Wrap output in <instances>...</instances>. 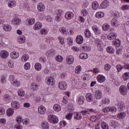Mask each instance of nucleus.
Listing matches in <instances>:
<instances>
[{
	"instance_id": "58",
	"label": "nucleus",
	"mask_w": 129,
	"mask_h": 129,
	"mask_svg": "<svg viewBox=\"0 0 129 129\" xmlns=\"http://www.w3.org/2000/svg\"><path fill=\"white\" fill-rule=\"evenodd\" d=\"M81 15L82 16H83V17H86L87 15H88V12H87V10L85 9H83L81 11Z\"/></svg>"
},
{
	"instance_id": "17",
	"label": "nucleus",
	"mask_w": 129,
	"mask_h": 129,
	"mask_svg": "<svg viewBox=\"0 0 129 129\" xmlns=\"http://www.w3.org/2000/svg\"><path fill=\"white\" fill-rule=\"evenodd\" d=\"M77 103L80 105H81L84 103V101H85V98H84V96H81L78 97L77 100Z\"/></svg>"
},
{
	"instance_id": "35",
	"label": "nucleus",
	"mask_w": 129,
	"mask_h": 129,
	"mask_svg": "<svg viewBox=\"0 0 129 129\" xmlns=\"http://www.w3.org/2000/svg\"><path fill=\"white\" fill-rule=\"evenodd\" d=\"M106 51L107 53H109V54H113L114 53V48L112 47V46H108L106 48Z\"/></svg>"
},
{
	"instance_id": "59",
	"label": "nucleus",
	"mask_w": 129,
	"mask_h": 129,
	"mask_svg": "<svg viewBox=\"0 0 129 129\" xmlns=\"http://www.w3.org/2000/svg\"><path fill=\"white\" fill-rule=\"evenodd\" d=\"M57 39L59 40L60 45H64V44H65L64 38L62 37V36H58Z\"/></svg>"
},
{
	"instance_id": "54",
	"label": "nucleus",
	"mask_w": 129,
	"mask_h": 129,
	"mask_svg": "<svg viewBox=\"0 0 129 129\" xmlns=\"http://www.w3.org/2000/svg\"><path fill=\"white\" fill-rule=\"evenodd\" d=\"M45 19L47 22L48 23H51V22H53V18L51 16H45Z\"/></svg>"
},
{
	"instance_id": "3",
	"label": "nucleus",
	"mask_w": 129,
	"mask_h": 129,
	"mask_svg": "<svg viewBox=\"0 0 129 129\" xmlns=\"http://www.w3.org/2000/svg\"><path fill=\"white\" fill-rule=\"evenodd\" d=\"M119 92L121 95H126L127 94V88L124 85H121L119 88Z\"/></svg>"
},
{
	"instance_id": "46",
	"label": "nucleus",
	"mask_w": 129,
	"mask_h": 129,
	"mask_svg": "<svg viewBox=\"0 0 129 129\" xmlns=\"http://www.w3.org/2000/svg\"><path fill=\"white\" fill-rule=\"evenodd\" d=\"M109 102H110L109 99L106 98L101 101V104H104L107 105V104H109Z\"/></svg>"
},
{
	"instance_id": "53",
	"label": "nucleus",
	"mask_w": 129,
	"mask_h": 129,
	"mask_svg": "<svg viewBox=\"0 0 129 129\" xmlns=\"http://www.w3.org/2000/svg\"><path fill=\"white\" fill-rule=\"evenodd\" d=\"M81 67L80 66H78L76 67L75 69V73L76 74H80L81 72Z\"/></svg>"
},
{
	"instance_id": "42",
	"label": "nucleus",
	"mask_w": 129,
	"mask_h": 129,
	"mask_svg": "<svg viewBox=\"0 0 129 129\" xmlns=\"http://www.w3.org/2000/svg\"><path fill=\"white\" fill-rule=\"evenodd\" d=\"M122 78L124 81H126V80H128L129 79V73H125L122 76Z\"/></svg>"
},
{
	"instance_id": "11",
	"label": "nucleus",
	"mask_w": 129,
	"mask_h": 129,
	"mask_svg": "<svg viewBox=\"0 0 129 129\" xmlns=\"http://www.w3.org/2000/svg\"><path fill=\"white\" fill-rule=\"evenodd\" d=\"M37 10L38 12H44L46 9L45 5L43 3H39L37 6Z\"/></svg>"
},
{
	"instance_id": "30",
	"label": "nucleus",
	"mask_w": 129,
	"mask_h": 129,
	"mask_svg": "<svg viewBox=\"0 0 129 129\" xmlns=\"http://www.w3.org/2000/svg\"><path fill=\"white\" fill-rule=\"evenodd\" d=\"M55 81V80H54V78L52 77H49L47 79V84L48 85H54V82Z\"/></svg>"
},
{
	"instance_id": "39",
	"label": "nucleus",
	"mask_w": 129,
	"mask_h": 129,
	"mask_svg": "<svg viewBox=\"0 0 129 129\" xmlns=\"http://www.w3.org/2000/svg\"><path fill=\"white\" fill-rule=\"evenodd\" d=\"M83 50H84L86 52H89L91 50V48L88 45L84 44L82 46Z\"/></svg>"
},
{
	"instance_id": "44",
	"label": "nucleus",
	"mask_w": 129,
	"mask_h": 129,
	"mask_svg": "<svg viewBox=\"0 0 129 129\" xmlns=\"http://www.w3.org/2000/svg\"><path fill=\"white\" fill-rule=\"evenodd\" d=\"M38 88L39 85L34 83H32L31 84V89H32V90H37Z\"/></svg>"
},
{
	"instance_id": "2",
	"label": "nucleus",
	"mask_w": 129,
	"mask_h": 129,
	"mask_svg": "<svg viewBox=\"0 0 129 129\" xmlns=\"http://www.w3.org/2000/svg\"><path fill=\"white\" fill-rule=\"evenodd\" d=\"M48 120L51 123H57L59 121L58 117L55 115L50 114L48 116Z\"/></svg>"
},
{
	"instance_id": "22",
	"label": "nucleus",
	"mask_w": 129,
	"mask_h": 129,
	"mask_svg": "<svg viewBox=\"0 0 129 129\" xmlns=\"http://www.w3.org/2000/svg\"><path fill=\"white\" fill-rule=\"evenodd\" d=\"M10 57L12 59H17L20 57V53L17 51H13L10 53Z\"/></svg>"
},
{
	"instance_id": "31",
	"label": "nucleus",
	"mask_w": 129,
	"mask_h": 129,
	"mask_svg": "<svg viewBox=\"0 0 129 129\" xmlns=\"http://www.w3.org/2000/svg\"><path fill=\"white\" fill-rule=\"evenodd\" d=\"M53 109L54 111L59 112L61 110V106L58 104H55L53 105Z\"/></svg>"
},
{
	"instance_id": "15",
	"label": "nucleus",
	"mask_w": 129,
	"mask_h": 129,
	"mask_svg": "<svg viewBox=\"0 0 129 129\" xmlns=\"http://www.w3.org/2000/svg\"><path fill=\"white\" fill-rule=\"evenodd\" d=\"M86 99L88 102H91L93 101V95L91 93H88L86 95Z\"/></svg>"
},
{
	"instance_id": "5",
	"label": "nucleus",
	"mask_w": 129,
	"mask_h": 129,
	"mask_svg": "<svg viewBox=\"0 0 129 129\" xmlns=\"http://www.w3.org/2000/svg\"><path fill=\"white\" fill-rule=\"evenodd\" d=\"M11 107L13 109L17 110V109H19L21 107V105L17 101H12L11 102Z\"/></svg>"
},
{
	"instance_id": "6",
	"label": "nucleus",
	"mask_w": 129,
	"mask_h": 129,
	"mask_svg": "<svg viewBox=\"0 0 129 129\" xmlns=\"http://www.w3.org/2000/svg\"><path fill=\"white\" fill-rule=\"evenodd\" d=\"M58 88L60 90H66L67 88V83L65 81H60L58 83Z\"/></svg>"
},
{
	"instance_id": "24",
	"label": "nucleus",
	"mask_w": 129,
	"mask_h": 129,
	"mask_svg": "<svg viewBox=\"0 0 129 129\" xmlns=\"http://www.w3.org/2000/svg\"><path fill=\"white\" fill-rule=\"evenodd\" d=\"M26 41V38H25V36L22 35L18 37L17 42L19 43V44H24Z\"/></svg>"
},
{
	"instance_id": "4",
	"label": "nucleus",
	"mask_w": 129,
	"mask_h": 129,
	"mask_svg": "<svg viewBox=\"0 0 129 129\" xmlns=\"http://www.w3.org/2000/svg\"><path fill=\"white\" fill-rule=\"evenodd\" d=\"M94 97L95 99L99 100L102 98V92L100 90H97L94 92Z\"/></svg>"
},
{
	"instance_id": "10",
	"label": "nucleus",
	"mask_w": 129,
	"mask_h": 129,
	"mask_svg": "<svg viewBox=\"0 0 129 129\" xmlns=\"http://www.w3.org/2000/svg\"><path fill=\"white\" fill-rule=\"evenodd\" d=\"M42 27H43L42 23L37 22L34 24L33 29L35 31H38V30H41V29H42Z\"/></svg>"
},
{
	"instance_id": "48",
	"label": "nucleus",
	"mask_w": 129,
	"mask_h": 129,
	"mask_svg": "<svg viewBox=\"0 0 129 129\" xmlns=\"http://www.w3.org/2000/svg\"><path fill=\"white\" fill-rule=\"evenodd\" d=\"M55 60L57 61V62H62L63 60V56L60 55H57L55 56Z\"/></svg>"
},
{
	"instance_id": "8",
	"label": "nucleus",
	"mask_w": 129,
	"mask_h": 129,
	"mask_svg": "<svg viewBox=\"0 0 129 129\" xmlns=\"http://www.w3.org/2000/svg\"><path fill=\"white\" fill-rule=\"evenodd\" d=\"M36 22V20L34 18H29L26 19V25L27 26H33Z\"/></svg>"
},
{
	"instance_id": "9",
	"label": "nucleus",
	"mask_w": 129,
	"mask_h": 129,
	"mask_svg": "<svg viewBox=\"0 0 129 129\" xmlns=\"http://www.w3.org/2000/svg\"><path fill=\"white\" fill-rule=\"evenodd\" d=\"M22 21L19 18H14L12 20V24L14 26H18L21 24Z\"/></svg>"
},
{
	"instance_id": "40",
	"label": "nucleus",
	"mask_w": 129,
	"mask_h": 129,
	"mask_svg": "<svg viewBox=\"0 0 129 129\" xmlns=\"http://www.w3.org/2000/svg\"><path fill=\"white\" fill-rule=\"evenodd\" d=\"M84 34L86 38H89L91 37V33L88 29H85Z\"/></svg>"
},
{
	"instance_id": "14",
	"label": "nucleus",
	"mask_w": 129,
	"mask_h": 129,
	"mask_svg": "<svg viewBox=\"0 0 129 129\" xmlns=\"http://www.w3.org/2000/svg\"><path fill=\"white\" fill-rule=\"evenodd\" d=\"M9 52L5 50L1 51L0 53V56L3 59H6V58H8V57H9Z\"/></svg>"
},
{
	"instance_id": "56",
	"label": "nucleus",
	"mask_w": 129,
	"mask_h": 129,
	"mask_svg": "<svg viewBox=\"0 0 129 129\" xmlns=\"http://www.w3.org/2000/svg\"><path fill=\"white\" fill-rule=\"evenodd\" d=\"M101 126L102 129H109L108 125L105 122H102L101 123Z\"/></svg>"
},
{
	"instance_id": "28",
	"label": "nucleus",
	"mask_w": 129,
	"mask_h": 129,
	"mask_svg": "<svg viewBox=\"0 0 129 129\" xmlns=\"http://www.w3.org/2000/svg\"><path fill=\"white\" fill-rule=\"evenodd\" d=\"M120 44H121V42L119 39H116L112 42V45L114 47H118L120 46Z\"/></svg>"
},
{
	"instance_id": "27",
	"label": "nucleus",
	"mask_w": 129,
	"mask_h": 129,
	"mask_svg": "<svg viewBox=\"0 0 129 129\" xmlns=\"http://www.w3.org/2000/svg\"><path fill=\"white\" fill-rule=\"evenodd\" d=\"M95 44L96 45L98 50H102L103 47L101 45V41L99 39H96L95 40Z\"/></svg>"
},
{
	"instance_id": "7",
	"label": "nucleus",
	"mask_w": 129,
	"mask_h": 129,
	"mask_svg": "<svg viewBox=\"0 0 129 129\" xmlns=\"http://www.w3.org/2000/svg\"><path fill=\"white\" fill-rule=\"evenodd\" d=\"M66 61L67 62V64L71 65V64L74 62V56L72 55H69L67 56Z\"/></svg>"
},
{
	"instance_id": "23",
	"label": "nucleus",
	"mask_w": 129,
	"mask_h": 129,
	"mask_svg": "<svg viewBox=\"0 0 129 129\" xmlns=\"http://www.w3.org/2000/svg\"><path fill=\"white\" fill-rule=\"evenodd\" d=\"M3 29L6 32H11L12 31V26L9 24H4L3 25Z\"/></svg>"
},
{
	"instance_id": "60",
	"label": "nucleus",
	"mask_w": 129,
	"mask_h": 129,
	"mask_svg": "<svg viewBox=\"0 0 129 129\" xmlns=\"http://www.w3.org/2000/svg\"><path fill=\"white\" fill-rule=\"evenodd\" d=\"M67 41L68 45H69V46H72L73 44V39L71 37H68L67 38Z\"/></svg>"
},
{
	"instance_id": "45",
	"label": "nucleus",
	"mask_w": 129,
	"mask_h": 129,
	"mask_svg": "<svg viewBox=\"0 0 129 129\" xmlns=\"http://www.w3.org/2000/svg\"><path fill=\"white\" fill-rule=\"evenodd\" d=\"M34 68L37 71H40L42 69V66L40 63L37 62L34 66Z\"/></svg>"
},
{
	"instance_id": "43",
	"label": "nucleus",
	"mask_w": 129,
	"mask_h": 129,
	"mask_svg": "<svg viewBox=\"0 0 129 129\" xmlns=\"http://www.w3.org/2000/svg\"><path fill=\"white\" fill-rule=\"evenodd\" d=\"M16 120L17 123H22V122H23L24 121V119H23V117L22 116L19 115L17 116Z\"/></svg>"
},
{
	"instance_id": "38",
	"label": "nucleus",
	"mask_w": 129,
	"mask_h": 129,
	"mask_svg": "<svg viewBox=\"0 0 129 129\" xmlns=\"http://www.w3.org/2000/svg\"><path fill=\"white\" fill-rule=\"evenodd\" d=\"M43 129H49V123L47 121H43L41 124Z\"/></svg>"
},
{
	"instance_id": "20",
	"label": "nucleus",
	"mask_w": 129,
	"mask_h": 129,
	"mask_svg": "<svg viewBox=\"0 0 129 129\" xmlns=\"http://www.w3.org/2000/svg\"><path fill=\"white\" fill-rule=\"evenodd\" d=\"M97 80L99 83H103L105 81V77L102 75H99L97 77Z\"/></svg>"
},
{
	"instance_id": "33",
	"label": "nucleus",
	"mask_w": 129,
	"mask_h": 129,
	"mask_svg": "<svg viewBox=\"0 0 129 129\" xmlns=\"http://www.w3.org/2000/svg\"><path fill=\"white\" fill-rule=\"evenodd\" d=\"M17 5V3L15 1H10L8 3L9 8H15V6Z\"/></svg>"
},
{
	"instance_id": "37",
	"label": "nucleus",
	"mask_w": 129,
	"mask_h": 129,
	"mask_svg": "<svg viewBox=\"0 0 129 129\" xmlns=\"http://www.w3.org/2000/svg\"><path fill=\"white\" fill-rule=\"evenodd\" d=\"M59 32H60V33H61V34H62V35H66L68 33L66 28H65L64 27L59 28Z\"/></svg>"
},
{
	"instance_id": "26",
	"label": "nucleus",
	"mask_w": 129,
	"mask_h": 129,
	"mask_svg": "<svg viewBox=\"0 0 129 129\" xmlns=\"http://www.w3.org/2000/svg\"><path fill=\"white\" fill-rule=\"evenodd\" d=\"M76 42L77 44H79V45H81L83 43V37L81 35H78L77 36L76 39Z\"/></svg>"
},
{
	"instance_id": "57",
	"label": "nucleus",
	"mask_w": 129,
	"mask_h": 129,
	"mask_svg": "<svg viewBox=\"0 0 129 129\" xmlns=\"http://www.w3.org/2000/svg\"><path fill=\"white\" fill-rule=\"evenodd\" d=\"M31 69V63L29 62H26L24 64V69L25 70H30Z\"/></svg>"
},
{
	"instance_id": "18",
	"label": "nucleus",
	"mask_w": 129,
	"mask_h": 129,
	"mask_svg": "<svg viewBox=\"0 0 129 129\" xmlns=\"http://www.w3.org/2000/svg\"><path fill=\"white\" fill-rule=\"evenodd\" d=\"M38 113L40 114H45L46 112V108L43 105H41L38 108Z\"/></svg>"
},
{
	"instance_id": "61",
	"label": "nucleus",
	"mask_w": 129,
	"mask_h": 129,
	"mask_svg": "<svg viewBox=\"0 0 129 129\" xmlns=\"http://www.w3.org/2000/svg\"><path fill=\"white\" fill-rule=\"evenodd\" d=\"M14 64H15L14 60H9L8 61V66L10 67V68H14Z\"/></svg>"
},
{
	"instance_id": "47",
	"label": "nucleus",
	"mask_w": 129,
	"mask_h": 129,
	"mask_svg": "<svg viewBox=\"0 0 129 129\" xmlns=\"http://www.w3.org/2000/svg\"><path fill=\"white\" fill-rule=\"evenodd\" d=\"M18 95L21 97H24L25 96V91L23 89H19L17 92Z\"/></svg>"
},
{
	"instance_id": "21",
	"label": "nucleus",
	"mask_w": 129,
	"mask_h": 129,
	"mask_svg": "<svg viewBox=\"0 0 129 129\" xmlns=\"http://www.w3.org/2000/svg\"><path fill=\"white\" fill-rule=\"evenodd\" d=\"M109 6V2L107 0H105L102 2L100 5L101 9H106Z\"/></svg>"
},
{
	"instance_id": "29",
	"label": "nucleus",
	"mask_w": 129,
	"mask_h": 129,
	"mask_svg": "<svg viewBox=\"0 0 129 129\" xmlns=\"http://www.w3.org/2000/svg\"><path fill=\"white\" fill-rule=\"evenodd\" d=\"M14 112V109L10 108L7 110L6 114L7 116H13Z\"/></svg>"
},
{
	"instance_id": "41",
	"label": "nucleus",
	"mask_w": 129,
	"mask_h": 129,
	"mask_svg": "<svg viewBox=\"0 0 129 129\" xmlns=\"http://www.w3.org/2000/svg\"><path fill=\"white\" fill-rule=\"evenodd\" d=\"M74 118L77 120H80V119H81V118H82V115H81L80 113L76 112L75 113Z\"/></svg>"
},
{
	"instance_id": "51",
	"label": "nucleus",
	"mask_w": 129,
	"mask_h": 129,
	"mask_svg": "<svg viewBox=\"0 0 129 129\" xmlns=\"http://www.w3.org/2000/svg\"><path fill=\"white\" fill-rule=\"evenodd\" d=\"M98 3L95 1L93 2L92 4V8L93 9V10H97V9H98Z\"/></svg>"
},
{
	"instance_id": "36",
	"label": "nucleus",
	"mask_w": 129,
	"mask_h": 129,
	"mask_svg": "<svg viewBox=\"0 0 129 129\" xmlns=\"http://www.w3.org/2000/svg\"><path fill=\"white\" fill-rule=\"evenodd\" d=\"M28 60H29V55L27 54H23L21 57L22 62H27Z\"/></svg>"
},
{
	"instance_id": "13",
	"label": "nucleus",
	"mask_w": 129,
	"mask_h": 129,
	"mask_svg": "<svg viewBox=\"0 0 129 129\" xmlns=\"http://www.w3.org/2000/svg\"><path fill=\"white\" fill-rule=\"evenodd\" d=\"M92 28L96 35H100L101 34V30L99 29V27L94 25Z\"/></svg>"
},
{
	"instance_id": "19",
	"label": "nucleus",
	"mask_w": 129,
	"mask_h": 129,
	"mask_svg": "<svg viewBox=\"0 0 129 129\" xmlns=\"http://www.w3.org/2000/svg\"><path fill=\"white\" fill-rule=\"evenodd\" d=\"M74 17V14L71 12H68L65 14L64 17L67 20H71Z\"/></svg>"
},
{
	"instance_id": "12",
	"label": "nucleus",
	"mask_w": 129,
	"mask_h": 129,
	"mask_svg": "<svg viewBox=\"0 0 129 129\" xmlns=\"http://www.w3.org/2000/svg\"><path fill=\"white\" fill-rule=\"evenodd\" d=\"M111 24L114 28H116V27H118L119 25V21H118V20L116 18H113L112 19L111 21Z\"/></svg>"
},
{
	"instance_id": "62",
	"label": "nucleus",
	"mask_w": 129,
	"mask_h": 129,
	"mask_svg": "<svg viewBox=\"0 0 129 129\" xmlns=\"http://www.w3.org/2000/svg\"><path fill=\"white\" fill-rule=\"evenodd\" d=\"M40 33L41 35H47L48 34V30L42 28L40 30Z\"/></svg>"
},
{
	"instance_id": "16",
	"label": "nucleus",
	"mask_w": 129,
	"mask_h": 129,
	"mask_svg": "<svg viewBox=\"0 0 129 129\" xmlns=\"http://www.w3.org/2000/svg\"><path fill=\"white\" fill-rule=\"evenodd\" d=\"M116 105L117 106L119 111L122 110L124 108V103L121 101H118Z\"/></svg>"
},
{
	"instance_id": "63",
	"label": "nucleus",
	"mask_w": 129,
	"mask_h": 129,
	"mask_svg": "<svg viewBox=\"0 0 129 129\" xmlns=\"http://www.w3.org/2000/svg\"><path fill=\"white\" fill-rule=\"evenodd\" d=\"M102 111L103 112L107 113V112H109V111H110V108L109 107H106L102 109Z\"/></svg>"
},
{
	"instance_id": "50",
	"label": "nucleus",
	"mask_w": 129,
	"mask_h": 129,
	"mask_svg": "<svg viewBox=\"0 0 129 129\" xmlns=\"http://www.w3.org/2000/svg\"><path fill=\"white\" fill-rule=\"evenodd\" d=\"M80 58L83 60L87 59L88 58V55L85 53H82L80 54Z\"/></svg>"
},
{
	"instance_id": "64",
	"label": "nucleus",
	"mask_w": 129,
	"mask_h": 129,
	"mask_svg": "<svg viewBox=\"0 0 129 129\" xmlns=\"http://www.w3.org/2000/svg\"><path fill=\"white\" fill-rule=\"evenodd\" d=\"M121 10H122V11H125L126 10H129V5L122 6L121 7Z\"/></svg>"
},
{
	"instance_id": "55",
	"label": "nucleus",
	"mask_w": 129,
	"mask_h": 129,
	"mask_svg": "<svg viewBox=\"0 0 129 129\" xmlns=\"http://www.w3.org/2000/svg\"><path fill=\"white\" fill-rule=\"evenodd\" d=\"M126 115V114L124 112H121L119 114L117 115L118 118H124L125 117V116Z\"/></svg>"
},
{
	"instance_id": "1",
	"label": "nucleus",
	"mask_w": 129,
	"mask_h": 129,
	"mask_svg": "<svg viewBox=\"0 0 129 129\" xmlns=\"http://www.w3.org/2000/svg\"><path fill=\"white\" fill-rule=\"evenodd\" d=\"M55 14H56L55 21L56 22H60L62 20V14H63V11L60 9H56L54 11Z\"/></svg>"
},
{
	"instance_id": "49",
	"label": "nucleus",
	"mask_w": 129,
	"mask_h": 129,
	"mask_svg": "<svg viewBox=\"0 0 129 129\" xmlns=\"http://www.w3.org/2000/svg\"><path fill=\"white\" fill-rule=\"evenodd\" d=\"M3 99L5 101H6V102H10V101H11V97L8 94L5 95Z\"/></svg>"
},
{
	"instance_id": "34",
	"label": "nucleus",
	"mask_w": 129,
	"mask_h": 129,
	"mask_svg": "<svg viewBox=\"0 0 129 129\" xmlns=\"http://www.w3.org/2000/svg\"><path fill=\"white\" fill-rule=\"evenodd\" d=\"M95 17L96 18H97V19L103 18L104 17V13L102 12H97L95 14Z\"/></svg>"
},
{
	"instance_id": "32",
	"label": "nucleus",
	"mask_w": 129,
	"mask_h": 129,
	"mask_svg": "<svg viewBox=\"0 0 129 129\" xmlns=\"http://www.w3.org/2000/svg\"><path fill=\"white\" fill-rule=\"evenodd\" d=\"M107 38L108 40H114L116 38V33L112 32L108 35Z\"/></svg>"
},
{
	"instance_id": "52",
	"label": "nucleus",
	"mask_w": 129,
	"mask_h": 129,
	"mask_svg": "<svg viewBox=\"0 0 129 129\" xmlns=\"http://www.w3.org/2000/svg\"><path fill=\"white\" fill-rule=\"evenodd\" d=\"M110 27V26H109V24L105 23L102 26V29L104 30V31H108V30H109Z\"/></svg>"
},
{
	"instance_id": "25",
	"label": "nucleus",
	"mask_w": 129,
	"mask_h": 129,
	"mask_svg": "<svg viewBox=\"0 0 129 129\" xmlns=\"http://www.w3.org/2000/svg\"><path fill=\"white\" fill-rule=\"evenodd\" d=\"M56 53V51L54 49H50L49 50H47V51L46 52V55L47 56V57H52V56H54L55 54Z\"/></svg>"
}]
</instances>
